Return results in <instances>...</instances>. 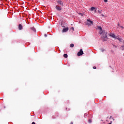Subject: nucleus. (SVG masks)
<instances>
[{
  "label": "nucleus",
  "instance_id": "obj_1",
  "mask_svg": "<svg viewBox=\"0 0 124 124\" xmlns=\"http://www.w3.org/2000/svg\"><path fill=\"white\" fill-rule=\"evenodd\" d=\"M103 33V37L104 38H107V31H100V34H102Z\"/></svg>",
  "mask_w": 124,
  "mask_h": 124
},
{
  "label": "nucleus",
  "instance_id": "obj_2",
  "mask_svg": "<svg viewBox=\"0 0 124 124\" xmlns=\"http://www.w3.org/2000/svg\"><path fill=\"white\" fill-rule=\"evenodd\" d=\"M93 21L91 20L90 19H87V25H88V26H91V25H93Z\"/></svg>",
  "mask_w": 124,
  "mask_h": 124
},
{
  "label": "nucleus",
  "instance_id": "obj_3",
  "mask_svg": "<svg viewBox=\"0 0 124 124\" xmlns=\"http://www.w3.org/2000/svg\"><path fill=\"white\" fill-rule=\"evenodd\" d=\"M83 54H84V52H83L82 49H80V51L77 54L78 57H80V56H82V55H83Z\"/></svg>",
  "mask_w": 124,
  "mask_h": 124
},
{
  "label": "nucleus",
  "instance_id": "obj_4",
  "mask_svg": "<svg viewBox=\"0 0 124 124\" xmlns=\"http://www.w3.org/2000/svg\"><path fill=\"white\" fill-rule=\"evenodd\" d=\"M57 2L59 4H60V5L63 6V3H62V1L61 0H58Z\"/></svg>",
  "mask_w": 124,
  "mask_h": 124
},
{
  "label": "nucleus",
  "instance_id": "obj_5",
  "mask_svg": "<svg viewBox=\"0 0 124 124\" xmlns=\"http://www.w3.org/2000/svg\"><path fill=\"white\" fill-rule=\"evenodd\" d=\"M56 9L58 11H61V10H62V7H60V6H56Z\"/></svg>",
  "mask_w": 124,
  "mask_h": 124
},
{
  "label": "nucleus",
  "instance_id": "obj_6",
  "mask_svg": "<svg viewBox=\"0 0 124 124\" xmlns=\"http://www.w3.org/2000/svg\"><path fill=\"white\" fill-rule=\"evenodd\" d=\"M68 31V28H64L63 29L62 31L63 32H66V31Z\"/></svg>",
  "mask_w": 124,
  "mask_h": 124
},
{
  "label": "nucleus",
  "instance_id": "obj_7",
  "mask_svg": "<svg viewBox=\"0 0 124 124\" xmlns=\"http://www.w3.org/2000/svg\"><path fill=\"white\" fill-rule=\"evenodd\" d=\"M108 35H109V36H111L113 38H115V37L116 36V35L113 33L108 34Z\"/></svg>",
  "mask_w": 124,
  "mask_h": 124
},
{
  "label": "nucleus",
  "instance_id": "obj_8",
  "mask_svg": "<svg viewBox=\"0 0 124 124\" xmlns=\"http://www.w3.org/2000/svg\"><path fill=\"white\" fill-rule=\"evenodd\" d=\"M97 29H98V30H99V31H101V32H102V28H101V27L98 26L97 27Z\"/></svg>",
  "mask_w": 124,
  "mask_h": 124
},
{
  "label": "nucleus",
  "instance_id": "obj_9",
  "mask_svg": "<svg viewBox=\"0 0 124 124\" xmlns=\"http://www.w3.org/2000/svg\"><path fill=\"white\" fill-rule=\"evenodd\" d=\"M19 30H21L23 29V26H22V25L19 24L18 26Z\"/></svg>",
  "mask_w": 124,
  "mask_h": 124
},
{
  "label": "nucleus",
  "instance_id": "obj_10",
  "mask_svg": "<svg viewBox=\"0 0 124 124\" xmlns=\"http://www.w3.org/2000/svg\"><path fill=\"white\" fill-rule=\"evenodd\" d=\"M31 30L33 31H36V30H35V28H34V27H31Z\"/></svg>",
  "mask_w": 124,
  "mask_h": 124
},
{
  "label": "nucleus",
  "instance_id": "obj_11",
  "mask_svg": "<svg viewBox=\"0 0 124 124\" xmlns=\"http://www.w3.org/2000/svg\"><path fill=\"white\" fill-rule=\"evenodd\" d=\"M94 9H95V8L94 7H92L91 8V11H93V10H94Z\"/></svg>",
  "mask_w": 124,
  "mask_h": 124
},
{
  "label": "nucleus",
  "instance_id": "obj_12",
  "mask_svg": "<svg viewBox=\"0 0 124 124\" xmlns=\"http://www.w3.org/2000/svg\"><path fill=\"white\" fill-rule=\"evenodd\" d=\"M70 47H71V48H73V47H74V44H71L70 45Z\"/></svg>",
  "mask_w": 124,
  "mask_h": 124
},
{
  "label": "nucleus",
  "instance_id": "obj_13",
  "mask_svg": "<svg viewBox=\"0 0 124 124\" xmlns=\"http://www.w3.org/2000/svg\"><path fill=\"white\" fill-rule=\"evenodd\" d=\"M115 39H118L119 40V39L120 38V37L119 36H115L114 37Z\"/></svg>",
  "mask_w": 124,
  "mask_h": 124
},
{
  "label": "nucleus",
  "instance_id": "obj_14",
  "mask_svg": "<svg viewBox=\"0 0 124 124\" xmlns=\"http://www.w3.org/2000/svg\"><path fill=\"white\" fill-rule=\"evenodd\" d=\"M63 57H64V58H67L68 55H67V54H64L63 55Z\"/></svg>",
  "mask_w": 124,
  "mask_h": 124
},
{
  "label": "nucleus",
  "instance_id": "obj_15",
  "mask_svg": "<svg viewBox=\"0 0 124 124\" xmlns=\"http://www.w3.org/2000/svg\"><path fill=\"white\" fill-rule=\"evenodd\" d=\"M118 40L120 41V42H123V39H121L120 38H119Z\"/></svg>",
  "mask_w": 124,
  "mask_h": 124
},
{
  "label": "nucleus",
  "instance_id": "obj_16",
  "mask_svg": "<svg viewBox=\"0 0 124 124\" xmlns=\"http://www.w3.org/2000/svg\"><path fill=\"white\" fill-rule=\"evenodd\" d=\"M88 123H89L90 124H91V123H92V120L89 119L88 121Z\"/></svg>",
  "mask_w": 124,
  "mask_h": 124
},
{
  "label": "nucleus",
  "instance_id": "obj_17",
  "mask_svg": "<svg viewBox=\"0 0 124 124\" xmlns=\"http://www.w3.org/2000/svg\"><path fill=\"white\" fill-rule=\"evenodd\" d=\"M87 116H88V113H85L84 115V116L86 117Z\"/></svg>",
  "mask_w": 124,
  "mask_h": 124
},
{
  "label": "nucleus",
  "instance_id": "obj_18",
  "mask_svg": "<svg viewBox=\"0 0 124 124\" xmlns=\"http://www.w3.org/2000/svg\"><path fill=\"white\" fill-rule=\"evenodd\" d=\"M98 13H101V10H99L98 11Z\"/></svg>",
  "mask_w": 124,
  "mask_h": 124
},
{
  "label": "nucleus",
  "instance_id": "obj_19",
  "mask_svg": "<svg viewBox=\"0 0 124 124\" xmlns=\"http://www.w3.org/2000/svg\"><path fill=\"white\" fill-rule=\"evenodd\" d=\"M101 50L102 52H104V51H105L104 49H103V48H102Z\"/></svg>",
  "mask_w": 124,
  "mask_h": 124
},
{
  "label": "nucleus",
  "instance_id": "obj_20",
  "mask_svg": "<svg viewBox=\"0 0 124 124\" xmlns=\"http://www.w3.org/2000/svg\"><path fill=\"white\" fill-rule=\"evenodd\" d=\"M79 14V15H81V16H83V14H82L81 13H80Z\"/></svg>",
  "mask_w": 124,
  "mask_h": 124
},
{
  "label": "nucleus",
  "instance_id": "obj_21",
  "mask_svg": "<svg viewBox=\"0 0 124 124\" xmlns=\"http://www.w3.org/2000/svg\"><path fill=\"white\" fill-rule=\"evenodd\" d=\"M93 69H96V67L93 66Z\"/></svg>",
  "mask_w": 124,
  "mask_h": 124
},
{
  "label": "nucleus",
  "instance_id": "obj_22",
  "mask_svg": "<svg viewBox=\"0 0 124 124\" xmlns=\"http://www.w3.org/2000/svg\"><path fill=\"white\" fill-rule=\"evenodd\" d=\"M105 2H107L108 1V0H104Z\"/></svg>",
  "mask_w": 124,
  "mask_h": 124
},
{
  "label": "nucleus",
  "instance_id": "obj_23",
  "mask_svg": "<svg viewBox=\"0 0 124 124\" xmlns=\"http://www.w3.org/2000/svg\"><path fill=\"white\" fill-rule=\"evenodd\" d=\"M113 46H114V47H115V48H117V46H115L114 45H113Z\"/></svg>",
  "mask_w": 124,
  "mask_h": 124
},
{
  "label": "nucleus",
  "instance_id": "obj_24",
  "mask_svg": "<svg viewBox=\"0 0 124 124\" xmlns=\"http://www.w3.org/2000/svg\"><path fill=\"white\" fill-rule=\"evenodd\" d=\"M45 37H47V34H45Z\"/></svg>",
  "mask_w": 124,
  "mask_h": 124
},
{
  "label": "nucleus",
  "instance_id": "obj_25",
  "mask_svg": "<svg viewBox=\"0 0 124 124\" xmlns=\"http://www.w3.org/2000/svg\"><path fill=\"white\" fill-rule=\"evenodd\" d=\"M121 48H124V46H122Z\"/></svg>",
  "mask_w": 124,
  "mask_h": 124
},
{
  "label": "nucleus",
  "instance_id": "obj_26",
  "mask_svg": "<svg viewBox=\"0 0 124 124\" xmlns=\"http://www.w3.org/2000/svg\"><path fill=\"white\" fill-rule=\"evenodd\" d=\"M101 16H102L103 17H104V15L102 14V15H101Z\"/></svg>",
  "mask_w": 124,
  "mask_h": 124
},
{
  "label": "nucleus",
  "instance_id": "obj_27",
  "mask_svg": "<svg viewBox=\"0 0 124 124\" xmlns=\"http://www.w3.org/2000/svg\"><path fill=\"white\" fill-rule=\"evenodd\" d=\"M94 13H96V10H94Z\"/></svg>",
  "mask_w": 124,
  "mask_h": 124
},
{
  "label": "nucleus",
  "instance_id": "obj_28",
  "mask_svg": "<svg viewBox=\"0 0 124 124\" xmlns=\"http://www.w3.org/2000/svg\"><path fill=\"white\" fill-rule=\"evenodd\" d=\"M31 124H35V123L32 122Z\"/></svg>",
  "mask_w": 124,
  "mask_h": 124
},
{
  "label": "nucleus",
  "instance_id": "obj_29",
  "mask_svg": "<svg viewBox=\"0 0 124 124\" xmlns=\"http://www.w3.org/2000/svg\"><path fill=\"white\" fill-rule=\"evenodd\" d=\"M70 124H73V122H71V123Z\"/></svg>",
  "mask_w": 124,
  "mask_h": 124
},
{
  "label": "nucleus",
  "instance_id": "obj_30",
  "mask_svg": "<svg viewBox=\"0 0 124 124\" xmlns=\"http://www.w3.org/2000/svg\"><path fill=\"white\" fill-rule=\"evenodd\" d=\"M72 29H73V30H74V28L73 27Z\"/></svg>",
  "mask_w": 124,
  "mask_h": 124
},
{
  "label": "nucleus",
  "instance_id": "obj_31",
  "mask_svg": "<svg viewBox=\"0 0 124 124\" xmlns=\"http://www.w3.org/2000/svg\"><path fill=\"white\" fill-rule=\"evenodd\" d=\"M108 124H112V123H109Z\"/></svg>",
  "mask_w": 124,
  "mask_h": 124
},
{
  "label": "nucleus",
  "instance_id": "obj_32",
  "mask_svg": "<svg viewBox=\"0 0 124 124\" xmlns=\"http://www.w3.org/2000/svg\"><path fill=\"white\" fill-rule=\"evenodd\" d=\"M123 43H124V41H123Z\"/></svg>",
  "mask_w": 124,
  "mask_h": 124
},
{
  "label": "nucleus",
  "instance_id": "obj_33",
  "mask_svg": "<svg viewBox=\"0 0 124 124\" xmlns=\"http://www.w3.org/2000/svg\"><path fill=\"white\" fill-rule=\"evenodd\" d=\"M121 28H123V26H122Z\"/></svg>",
  "mask_w": 124,
  "mask_h": 124
}]
</instances>
